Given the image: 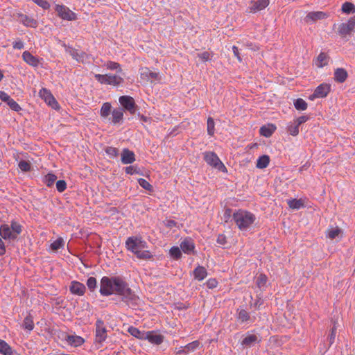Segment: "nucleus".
<instances>
[{
    "label": "nucleus",
    "mask_w": 355,
    "mask_h": 355,
    "mask_svg": "<svg viewBox=\"0 0 355 355\" xmlns=\"http://www.w3.org/2000/svg\"><path fill=\"white\" fill-rule=\"evenodd\" d=\"M141 78L145 80H159V74L157 72L151 71L148 68L145 67L141 69Z\"/></svg>",
    "instance_id": "obj_14"
},
{
    "label": "nucleus",
    "mask_w": 355,
    "mask_h": 355,
    "mask_svg": "<svg viewBox=\"0 0 355 355\" xmlns=\"http://www.w3.org/2000/svg\"><path fill=\"white\" fill-rule=\"evenodd\" d=\"M233 218L241 230L248 229L255 220V216L250 212L239 210L233 214Z\"/></svg>",
    "instance_id": "obj_2"
},
{
    "label": "nucleus",
    "mask_w": 355,
    "mask_h": 355,
    "mask_svg": "<svg viewBox=\"0 0 355 355\" xmlns=\"http://www.w3.org/2000/svg\"><path fill=\"white\" fill-rule=\"evenodd\" d=\"M341 233V230L338 227H336L334 229L329 230L327 231V237L331 239H334L336 236H338Z\"/></svg>",
    "instance_id": "obj_49"
},
{
    "label": "nucleus",
    "mask_w": 355,
    "mask_h": 355,
    "mask_svg": "<svg viewBox=\"0 0 355 355\" xmlns=\"http://www.w3.org/2000/svg\"><path fill=\"white\" fill-rule=\"evenodd\" d=\"M252 6L250 7L251 12H257L266 8L269 4V0H257L251 2Z\"/></svg>",
    "instance_id": "obj_19"
},
{
    "label": "nucleus",
    "mask_w": 355,
    "mask_h": 355,
    "mask_svg": "<svg viewBox=\"0 0 355 355\" xmlns=\"http://www.w3.org/2000/svg\"><path fill=\"white\" fill-rule=\"evenodd\" d=\"M107 338V329L104 322L98 319L96 322V342L103 343Z\"/></svg>",
    "instance_id": "obj_8"
},
{
    "label": "nucleus",
    "mask_w": 355,
    "mask_h": 355,
    "mask_svg": "<svg viewBox=\"0 0 355 355\" xmlns=\"http://www.w3.org/2000/svg\"><path fill=\"white\" fill-rule=\"evenodd\" d=\"M204 159L208 164L219 170H221L223 168L225 169V166H224V164L219 159L217 155L214 152H205L204 153Z\"/></svg>",
    "instance_id": "obj_5"
},
{
    "label": "nucleus",
    "mask_w": 355,
    "mask_h": 355,
    "mask_svg": "<svg viewBox=\"0 0 355 355\" xmlns=\"http://www.w3.org/2000/svg\"><path fill=\"white\" fill-rule=\"evenodd\" d=\"M0 354L3 355H13L10 346L4 340L0 339Z\"/></svg>",
    "instance_id": "obj_29"
},
{
    "label": "nucleus",
    "mask_w": 355,
    "mask_h": 355,
    "mask_svg": "<svg viewBox=\"0 0 355 355\" xmlns=\"http://www.w3.org/2000/svg\"><path fill=\"white\" fill-rule=\"evenodd\" d=\"M226 237L223 234H219L217 238V243L220 245H225L226 243Z\"/></svg>",
    "instance_id": "obj_63"
},
{
    "label": "nucleus",
    "mask_w": 355,
    "mask_h": 355,
    "mask_svg": "<svg viewBox=\"0 0 355 355\" xmlns=\"http://www.w3.org/2000/svg\"><path fill=\"white\" fill-rule=\"evenodd\" d=\"M64 339L69 345L73 347L80 346L85 342L82 337L76 335H67Z\"/></svg>",
    "instance_id": "obj_21"
},
{
    "label": "nucleus",
    "mask_w": 355,
    "mask_h": 355,
    "mask_svg": "<svg viewBox=\"0 0 355 355\" xmlns=\"http://www.w3.org/2000/svg\"><path fill=\"white\" fill-rule=\"evenodd\" d=\"M330 92V85L327 84H321L314 91V93L310 96L309 98L313 100L315 98H324L327 96Z\"/></svg>",
    "instance_id": "obj_11"
},
{
    "label": "nucleus",
    "mask_w": 355,
    "mask_h": 355,
    "mask_svg": "<svg viewBox=\"0 0 355 355\" xmlns=\"http://www.w3.org/2000/svg\"><path fill=\"white\" fill-rule=\"evenodd\" d=\"M40 96L44 100V101L55 110L59 109V105L53 97L52 94L46 88H42L39 92Z\"/></svg>",
    "instance_id": "obj_7"
},
{
    "label": "nucleus",
    "mask_w": 355,
    "mask_h": 355,
    "mask_svg": "<svg viewBox=\"0 0 355 355\" xmlns=\"http://www.w3.org/2000/svg\"><path fill=\"white\" fill-rule=\"evenodd\" d=\"M182 250L184 253L190 254L194 250V244L191 239H186L180 244Z\"/></svg>",
    "instance_id": "obj_25"
},
{
    "label": "nucleus",
    "mask_w": 355,
    "mask_h": 355,
    "mask_svg": "<svg viewBox=\"0 0 355 355\" xmlns=\"http://www.w3.org/2000/svg\"><path fill=\"white\" fill-rule=\"evenodd\" d=\"M0 99L2 101L6 102V103H8L11 100V98L6 92L0 91Z\"/></svg>",
    "instance_id": "obj_57"
},
{
    "label": "nucleus",
    "mask_w": 355,
    "mask_h": 355,
    "mask_svg": "<svg viewBox=\"0 0 355 355\" xmlns=\"http://www.w3.org/2000/svg\"><path fill=\"white\" fill-rule=\"evenodd\" d=\"M104 66L107 69L110 70H116L117 72L121 73L122 69L121 68L120 64L118 62H115L113 61H108L107 62Z\"/></svg>",
    "instance_id": "obj_37"
},
{
    "label": "nucleus",
    "mask_w": 355,
    "mask_h": 355,
    "mask_svg": "<svg viewBox=\"0 0 355 355\" xmlns=\"http://www.w3.org/2000/svg\"><path fill=\"white\" fill-rule=\"evenodd\" d=\"M288 205L291 209H299L304 206L303 201L301 199L288 200Z\"/></svg>",
    "instance_id": "obj_35"
},
{
    "label": "nucleus",
    "mask_w": 355,
    "mask_h": 355,
    "mask_svg": "<svg viewBox=\"0 0 355 355\" xmlns=\"http://www.w3.org/2000/svg\"><path fill=\"white\" fill-rule=\"evenodd\" d=\"M275 130V127L273 125L266 126L263 125L260 128V134L266 137H269Z\"/></svg>",
    "instance_id": "obj_33"
},
{
    "label": "nucleus",
    "mask_w": 355,
    "mask_h": 355,
    "mask_svg": "<svg viewBox=\"0 0 355 355\" xmlns=\"http://www.w3.org/2000/svg\"><path fill=\"white\" fill-rule=\"evenodd\" d=\"M126 248L128 250L136 254L140 250L146 247V243L141 238L129 237L125 242Z\"/></svg>",
    "instance_id": "obj_4"
},
{
    "label": "nucleus",
    "mask_w": 355,
    "mask_h": 355,
    "mask_svg": "<svg viewBox=\"0 0 355 355\" xmlns=\"http://www.w3.org/2000/svg\"><path fill=\"white\" fill-rule=\"evenodd\" d=\"M59 17L63 19L71 21L76 19V14L63 5H57L55 8Z\"/></svg>",
    "instance_id": "obj_9"
},
{
    "label": "nucleus",
    "mask_w": 355,
    "mask_h": 355,
    "mask_svg": "<svg viewBox=\"0 0 355 355\" xmlns=\"http://www.w3.org/2000/svg\"><path fill=\"white\" fill-rule=\"evenodd\" d=\"M329 61V56L327 53L321 52L316 60L315 64L318 67H322L327 65Z\"/></svg>",
    "instance_id": "obj_28"
},
{
    "label": "nucleus",
    "mask_w": 355,
    "mask_h": 355,
    "mask_svg": "<svg viewBox=\"0 0 355 355\" xmlns=\"http://www.w3.org/2000/svg\"><path fill=\"white\" fill-rule=\"evenodd\" d=\"M355 29V16L351 17L347 23H342L338 26V32L340 35L345 37L349 35Z\"/></svg>",
    "instance_id": "obj_6"
},
{
    "label": "nucleus",
    "mask_w": 355,
    "mask_h": 355,
    "mask_svg": "<svg viewBox=\"0 0 355 355\" xmlns=\"http://www.w3.org/2000/svg\"><path fill=\"white\" fill-rule=\"evenodd\" d=\"M198 56L202 60V61H207L209 60L210 54L207 51H205L202 53H200L198 55Z\"/></svg>",
    "instance_id": "obj_60"
},
{
    "label": "nucleus",
    "mask_w": 355,
    "mask_h": 355,
    "mask_svg": "<svg viewBox=\"0 0 355 355\" xmlns=\"http://www.w3.org/2000/svg\"><path fill=\"white\" fill-rule=\"evenodd\" d=\"M22 327L29 331L34 328V322L32 315L29 313L24 320Z\"/></svg>",
    "instance_id": "obj_31"
},
{
    "label": "nucleus",
    "mask_w": 355,
    "mask_h": 355,
    "mask_svg": "<svg viewBox=\"0 0 355 355\" xmlns=\"http://www.w3.org/2000/svg\"><path fill=\"white\" fill-rule=\"evenodd\" d=\"M294 105L297 110H305L307 108V103L302 98H297L295 101Z\"/></svg>",
    "instance_id": "obj_42"
},
{
    "label": "nucleus",
    "mask_w": 355,
    "mask_h": 355,
    "mask_svg": "<svg viewBox=\"0 0 355 355\" xmlns=\"http://www.w3.org/2000/svg\"><path fill=\"white\" fill-rule=\"evenodd\" d=\"M128 332L137 338L145 340L146 332L141 331L139 329L135 327H130L128 329Z\"/></svg>",
    "instance_id": "obj_30"
},
{
    "label": "nucleus",
    "mask_w": 355,
    "mask_h": 355,
    "mask_svg": "<svg viewBox=\"0 0 355 355\" xmlns=\"http://www.w3.org/2000/svg\"><path fill=\"white\" fill-rule=\"evenodd\" d=\"M19 168L22 171H29L31 170V165L30 164L26 161H20L19 163Z\"/></svg>",
    "instance_id": "obj_52"
},
{
    "label": "nucleus",
    "mask_w": 355,
    "mask_h": 355,
    "mask_svg": "<svg viewBox=\"0 0 355 355\" xmlns=\"http://www.w3.org/2000/svg\"><path fill=\"white\" fill-rule=\"evenodd\" d=\"M86 288L85 285L79 282L73 281L69 286V291L71 293L82 296L85 292Z\"/></svg>",
    "instance_id": "obj_15"
},
{
    "label": "nucleus",
    "mask_w": 355,
    "mask_h": 355,
    "mask_svg": "<svg viewBox=\"0 0 355 355\" xmlns=\"http://www.w3.org/2000/svg\"><path fill=\"white\" fill-rule=\"evenodd\" d=\"M121 159L123 164H132L135 161V153L128 148H124L121 153Z\"/></svg>",
    "instance_id": "obj_16"
},
{
    "label": "nucleus",
    "mask_w": 355,
    "mask_h": 355,
    "mask_svg": "<svg viewBox=\"0 0 355 355\" xmlns=\"http://www.w3.org/2000/svg\"><path fill=\"white\" fill-rule=\"evenodd\" d=\"M138 182H139V185L144 189L149 191L153 190V186L145 179L140 178L138 180Z\"/></svg>",
    "instance_id": "obj_50"
},
{
    "label": "nucleus",
    "mask_w": 355,
    "mask_h": 355,
    "mask_svg": "<svg viewBox=\"0 0 355 355\" xmlns=\"http://www.w3.org/2000/svg\"><path fill=\"white\" fill-rule=\"evenodd\" d=\"M23 60L28 64L33 67H37L39 64V60L33 56L30 52L24 51L22 54Z\"/></svg>",
    "instance_id": "obj_24"
},
{
    "label": "nucleus",
    "mask_w": 355,
    "mask_h": 355,
    "mask_svg": "<svg viewBox=\"0 0 355 355\" xmlns=\"http://www.w3.org/2000/svg\"><path fill=\"white\" fill-rule=\"evenodd\" d=\"M342 11L345 13H354L355 6L350 2H345L342 6Z\"/></svg>",
    "instance_id": "obj_38"
},
{
    "label": "nucleus",
    "mask_w": 355,
    "mask_h": 355,
    "mask_svg": "<svg viewBox=\"0 0 355 355\" xmlns=\"http://www.w3.org/2000/svg\"><path fill=\"white\" fill-rule=\"evenodd\" d=\"M287 131L290 135L296 136L299 133V125L294 121L288 126Z\"/></svg>",
    "instance_id": "obj_43"
},
{
    "label": "nucleus",
    "mask_w": 355,
    "mask_h": 355,
    "mask_svg": "<svg viewBox=\"0 0 355 355\" xmlns=\"http://www.w3.org/2000/svg\"><path fill=\"white\" fill-rule=\"evenodd\" d=\"M193 275L196 279L202 281L207 277V272L205 268L199 266L194 270Z\"/></svg>",
    "instance_id": "obj_27"
},
{
    "label": "nucleus",
    "mask_w": 355,
    "mask_h": 355,
    "mask_svg": "<svg viewBox=\"0 0 355 355\" xmlns=\"http://www.w3.org/2000/svg\"><path fill=\"white\" fill-rule=\"evenodd\" d=\"M336 324H334V327L331 329V334L329 336L330 345H331L334 342V339L336 337Z\"/></svg>",
    "instance_id": "obj_56"
},
{
    "label": "nucleus",
    "mask_w": 355,
    "mask_h": 355,
    "mask_svg": "<svg viewBox=\"0 0 355 355\" xmlns=\"http://www.w3.org/2000/svg\"><path fill=\"white\" fill-rule=\"evenodd\" d=\"M57 179V176L52 173H48L45 177L44 178V182L46 184V185L49 187L53 185L55 181Z\"/></svg>",
    "instance_id": "obj_40"
},
{
    "label": "nucleus",
    "mask_w": 355,
    "mask_h": 355,
    "mask_svg": "<svg viewBox=\"0 0 355 355\" xmlns=\"http://www.w3.org/2000/svg\"><path fill=\"white\" fill-rule=\"evenodd\" d=\"M170 255L173 258V259H178L181 257L182 256V252H181V250L178 248V247H172L171 249H170Z\"/></svg>",
    "instance_id": "obj_44"
},
{
    "label": "nucleus",
    "mask_w": 355,
    "mask_h": 355,
    "mask_svg": "<svg viewBox=\"0 0 355 355\" xmlns=\"http://www.w3.org/2000/svg\"><path fill=\"white\" fill-rule=\"evenodd\" d=\"M209 288H214L218 285V282L215 279H209L206 283Z\"/></svg>",
    "instance_id": "obj_58"
},
{
    "label": "nucleus",
    "mask_w": 355,
    "mask_h": 355,
    "mask_svg": "<svg viewBox=\"0 0 355 355\" xmlns=\"http://www.w3.org/2000/svg\"><path fill=\"white\" fill-rule=\"evenodd\" d=\"M13 48L15 49H22L24 48V43L19 40L13 43Z\"/></svg>",
    "instance_id": "obj_64"
},
{
    "label": "nucleus",
    "mask_w": 355,
    "mask_h": 355,
    "mask_svg": "<svg viewBox=\"0 0 355 355\" xmlns=\"http://www.w3.org/2000/svg\"><path fill=\"white\" fill-rule=\"evenodd\" d=\"M214 121L211 117L207 119V132L210 136H213L214 134Z\"/></svg>",
    "instance_id": "obj_48"
},
{
    "label": "nucleus",
    "mask_w": 355,
    "mask_h": 355,
    "mask_svg": "<svg viewBox=\"0 0 355 355\" xmlns=\"http://www.w3.org/2000/svg\"><path fill=\"white\" fill-rule=\"evenodd\" d=\"M96 80L101 84H107L114 86H118L123 82V78L118 75L112 74H95L94 76Z\"/></svg>",
    "instance_id": "obj_3"
},
{
    "label": "nucleus",
    "mask_w": 355,
    "mask_h": 355,
    "mask_svg": "<svg viewBox=\"0 0 355 355\" xmlns=\"http://www.w3.org/2000/svg\"><path fill=\"white\" fill-rule=\"evenodd\" d=\"M64 46L66 48V52L69 53L76 61L79 62H83L85 58H87V55L85 52L82 51H78V50L72 47L67 46L65 44Z\"/></svg>",
    "instance_id": "obj_13"
},
{
    "label": "nucleus",
    "mask_w": 355,
    "mask_h": 355,
    "mask_svg": "<svg viewBox=\"0 0 355 355\" xmlns=\"http://www.w3.org/2000/svg\"><path fill=\"white\" fill-rule=\"evenodd\" d=\"M145 340L155 345L161 344L164 340V336L161 334H155L153 331H147L145 334Z\"/></svg>",
    "instance_id": "obj_17"
},
{
    "label": "nucleus",
    "mask_w": 355,
    "mask_h": 355,
    "mask_svg": "<svg viewBox=\"0 0 355 355\" xmlns=\"http://www.w3.org/2000/svg\"><path fill=\"white\" fill-rule=\"evenodd\" d=\"M269 156L264 155L259 157L256 166L258 168L262 169L267 167V166L269 164Z\"/></svg>",
    "instance_id": "obj_32"
},
{
    "label": "nucleus",
    "mask_w": 355,
    "mask_h": 355,
    "mask_svg": "<svg viewBox=\"0 0 355 355\" xmlns=\"http://www.w3.org/2000/svg\"><path fill=\"white\" fill-rule=\"evenodd\" d=\"M111 104L109 103H105L101 107V115L103 117H107L111 113Z\"/></svg>",
    "instance_id": "obj_39"
},
{
    "label": "nucleus",
    "mask_w": 355,
    "mask_h": 355,
    "mask_svg": "<svg viewBox=\"0 0 355 355\" xmlns=\"http://www.w3.org/2000/svg\"><path fill=\"white\" fill-rule=\"evenodd\" d=\"M105 152L110 157H116L119 155V150L116 148L112 146L107 147Z\"/></svg>",
    "instance_id": "obj_51"
},
{
    "label": "nucleus",
    "mask_w": 355,
    "mask_h": 355,
    "mask_svg": "<svg viewBox=\"0 0 355 355\" xmlns=\"http://www.w3.org/2000/svg\"><path fill=\"white\" fill-rule=\"evenodd\" d=\"M10 227L12 233L15 235V239H17L18 235L21 234L22 231L21 225L15 221H12Z\"/></svg>",
    "instance_id": "obj_34"
},
{
    "label": "nucleus",
    "mask_w": 355,
    "mask_h": 355,
    "mask_svg": "<svg viewBox=\"0 0 355 355\" xmlns=\"http://www.w3.org/2000/svg\"><path fill=\"white\" fill-rule=\"evenodd\" d=\"M123 117V112L121 108L114 109L112 112V122L116 124L122 121Z\"/></svg>",
    "instance_id": "obj_26"
},
{
    "label": "nucleus",
    "mask_w": 355,
    "mask_h": 355,
    "mask_svg": "<svg viewBox=\"0 0 355 355\" xmlns=\"http://www.w3.org/2000/svg\"><path fill=\"white\" fill-rule=\"evenodd\" d=\"M238 320L242 322H246L250 319L249 313L244 309H241L238 312Z\"/></svg>",
    "instance_id": "obj_45"
},
{
    "label": "nucleus",
    "mask_w": 355,
    "mask_h": 355,
    "mask_svg": "<svg viewBox=\"0 0 355 355\" xmlns=\"http://www.w3.org/2000/svg\"><path fill=\"white\" fill-rule=\"evenodd\" d=\"M100 293L108 296L113 293L121 296L122 300L128 304H136L138 299L128 284L120 277H103L101 280Z\"/></svg>",
    "instance_id": "obj_1"
},
{
    "label": "nucleus",
    "mask_w": 355,
    "mask_h": 355,
    "mask_svg": "<svg viewBox=\"0 0 355 355\" xmlns=\"http://www.w3.org/2000/svg\"><path fill=\"white\" fill-rule=\"evenodd\" d=\"M0 236L5 240H15V235L12 233L10 226L6 224L0 226Z\"/></svg>",
    "instance_id": "obj_20"
},
{
    "label": "nucleus",
    "mask_w": 355,
    "mask_h": 355,
    "mask_svg": "<svg viewBox=\"0 0 355 355\" xmlns=\"http://www.w3.org/2000/svg\"><path fill=\"white\" fill-rule=\"evenodd\" d=\"M125 172H126V173L130 174V175L139 173L137 169L133 166H130L126 167Z\"/></svg>",
    "instance_id": "obj_62"
},
{
    "label": "nucleus",
    "mask_w": 355,
    "mask_h": 355,
    "mask_svg": "<svg viewBox=\"0 0 355 355\" xmlns=\"http://www.w3.org/2000/svg\"><path fill=\"white\" fill-rule=\"evenodd\" d=\"M329 17L328 13L322 11L309 12L304 18L306 23L315 22L318 20L326 19Z\"/></svg>",
    "instance_id": "obj_12"
},
{
    "label": "nucleus",
    "mask_w": 355,
    "mask_h": 355,
    "mask_svg": "<svg viewBox=\"0 0 355 355\" xmlns=\"http://www.w3.org/2000/svg\"><path fill=\"white\" fill-rule=\"evenodd\" d=\"M67 188V183L64 180H58L56 182V189L59 192L64 191Z\"/></svg>",
    "instance_id": "obj_54"
},
{
    "label": "nucleus",
    "mask_w": 355,
    "mask_h": 355,
    "mask_svg": "<svg viewBox=\"0 0 355 355\" xmlns=\"http://www.w3.org/2000/svg\"><path fill=\"white\" fill-rule=\"evenodd\" d=\"M64 245V241L62 238H58L51 244L53 250H58Z\"/></svg>",
    "instance_id": "obj_46"
},
{
    "label": "nucleus",
    "mask_w": 355,
    "mask_h": 355,
    "mask_svg": "<svg viewBox=\"0 0 355 355\" xmlns=\"http://www.w3.org/2000/svg\"><path fill=\"white\" fill-rule=\"evenodd\" d=\"M7 104L14 111H19L21 110V107L19 105V104L12 98H11V100Z\"/></svg>",
    "instance_id": "obj_55"
},
{
    "label": "nucleus",
    "mask_w": 355,
    "mask_h": 355,
    "mask_svg": "<svg viewBox=\"0 0 355 355\" xmlns=\"http://www.w3.org/2000/svg\"><path fill=\"white\" fill-rule=\"evenodd\" d=\"M87 286L91 291H93L96 286V278L93 277H89L87 281Z\"/></svg>",
    "instance_id": "obj_53"
},
{
    "label": "nucleus",
    "mask_w": 355,
    "mask_h": 355,
    "mask_svg": "<svg viewBox=\"0 0 355 355\" xmlns=\"http://www.w3.org/2000/svg\"><path fill=\"white\" fill-rule=\"evenodd\" d=\"M121 105L130 113L134 114L135 112L136 105L135 100L130 96H122L119 99Z\"/></svg>",
    "instance_id": "obj_10"
},
{
    "label": "nucleus",
    "mask_w": 355,
    "mask_h": 355,
    "mask_svg": "<svg viewBox=\"0 0 355 355\" xmlns=\"http://www.w3.org/2000/svg\"><path fill=\"white\" fill-rule=\"evenodd\" d=\"M200 346V342L198 340L193 341L184 346L185 354H189L191 352L195 351Z\"/></svg>",
    "instance_id": "obj_36"
},
{
    "label": "nucleus",
    "mask_w": 355,
    "mask_h": 355,
    "mask_svg": "<svg viewBox=\"0 0 355 355\" xmlns=\"http://www.w3.org/2000/svg\"><path fill=\"white\" fill-rule=\"evenodd\" d=\"M137 257L139 259L148 260L150 259L153 255L148 250H140L136 254Z\"/></svg>",
    "instance_id": "obj_41"
},
{
    "label": "nucleus",
    "mask_w": 355,
    "mask_h": 355,
    "mask_svg": "<svg viewBox=\"0 0 355 355\" xmlns=\"http://www.w3.org/2000/svg\"><path fill=\"white\" fill-rule=\"evenodd\" d=\"M309 119L307 116H301L298 117L295 122L300 126L301 124L306 122Z\"/></svg>",
    "instance_id": "obj_59"
},
{
    "label": "nucleus",
    "mask_w": 355,
    "mask_h": 355,
    "mask_svg": "<svg viewBox=\"0 0 355 355\" xmlns=\"http://www.w3.org/2000/svg\"><path fill=\"white\" fill-rule=\"evenodd\" d=\"M232 51H233L234 56L237 58L238 61L241 62L242 61V58L240 55V53H239L238 47H236V46H233Z\"/></svg>",
    "instance_id": "obj_61"
},
{
    "label": "nucleus",
    "mask_w": 355,
    "mask_h": 355,
    "mask_svg": "<svg viewBox=\"0 0 355 355\" xmlns=\"http://www.w3.org/2000/svg\"><path fill=\"white\" fill-rule=\"evenodd\" d=\"M17 20L26 26L35 28L37 26V21L22 13H18Z\"/></svg>",
    "instance_id": "obj_18"
},
{
    "label": "nucleus",
    "mask_w": 355,
    "mask_h": 355,
    "mask_svg": "<svg viewBox=\"0 0 355 355\" xmlns=\"http://www.w3.org/2000/svg\"><path fill=\"white\" fill-rule=\"evenodd\" d=\"M261 339L255 334H248L242 340L241 345L245 347H251L257 343H259Z\"/></svg>",
    "instance_id": "obj_22"
},
{
    "label": "nucleus",
    "mask_w": 355,
    "mask_h": 355,
    "mask_svg": "<svg viewBox=\"0 0 355 355\" xmlns=\"http://www.w3.org/2000/svg\"><path fill=\"white\" fill-rule=\"evenodd\" d=\"M267 279H268V278L265 275H263V274L259 275L257 279V286L259 288H262V287L265 286L266 284V282H267Z\"/></svg>",
    "instance_id": "obj_47"
},
{
    "label": "nucleus",
    "mask_w": 355,
    "mask_h": 355,
    "mask_svg": "<svg viewBox=\"0 0 355 355\" xmlns=\"http://www.w3.org/2000/svg\"><path fill=\"white\" fill-rule=\"evenodd\" d=\"M348 76L347 71L343 68H338L334 72V80L337 83H344Z\"/></svg>",
    "instance_id": "obj_23"
}]
</instances>
